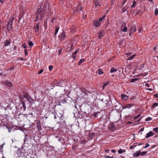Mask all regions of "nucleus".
<instances>
[{"instance_id": "39", "label": "nucleus", "mask_w": 158, "mask_h": 158, "mask_svg": "<svg viewBox=\"0 0 158 158\" xmlns=\"http://www.w3.org/2000/svg\"><path fill=\"white\" fill-rule=\"evenodd\" d=\"M158 14V9H156L155 10V14L157 15Z\"/></svg>"}, {"instance_id": "9", "label": "nucleus", "mask_w": 158, "mask_h": 158, "mask_svg": "<svg viewBox=\"0 0 158 158\" xmlns=\"http://www.w3.org/2000/svg\"><path fill=\"white\" fill-rule=\"evenodd\" d=\"M109 129L112 131H114L116 129V127L114 126L113 123H110L109 126Z\"/></svg>"}, {"instance_id": "54", "label": "nucleus", "mask_w": 158, "mask_h": 158, "mask_svg": "<svg viewBox=\"0 0 158 158\" xmlns=\"http://www.w3.org/2000/svg\"><path fill=\"white\" fill-rule=\"evenodd\" d=\"M83 9V7H82L81 6V7L79 8L78 9V10H82Z\"/></svg>"}, {"instance_id": "61", "label": "nucleus", "mask_w": 158, "mask_h": 158, "mask_svg": "<svg viewBox=\"0 0 158 158\" xmlns=\"http://www.w3.org/2000/svg\"><path fill=\"white\" fill-rule=\"evenodd\" d=\"M111 152L113 153H115L116 152V151L114 149H112L111 150Z\"/></svg>"}, {"instance_id": "53", "label": "nucleus", "mask_w": 158, "mask_h": 158, "mask_svg": "<svg viewBox=\"0 0 158 158\" xmlns=\"http://www.w3.org/2000/svg\"><path fill=\"white\" fill-rule=\"evenodd\" d=\"M27 138H26V136H25L24 140V143H25V142L27 141Z\"/></svg>"}, {"instance_id": "44", "label": "nucleus", "mask_w": 158, "mask_h": 158, "mask_svg": "<svg viewBox=\"0 0 158 158\" xmlns=\"http://www.w3.org/2000/svg\"><path fill=\"white\" fill-rule=\"evenodd\" d=\"M53 68V66L52 65H50L49 66V70L50 71H51L52 69Z\"/></svg>"}, {"instance_id": "24", "label": "nucleus", "mask_w": 158, "mask_h": 158, "mask_svg": "<svg viewBox=\"0 0 158 158\" xmlns=\"http://www.w3.org/2000/svg\"><path fill=\"white\" fill-rule=\"evenodd\" d=\"M94 136V134L92 132H90L89 134V136L90 138H93Z\"/></svg>"}, {"instance_id": "42", "label": "nucleus", "mask_w": 158, "mask_h": 158, "mask_svg": "<svg viewBox=\"0 0 158 158\" xmlns=\"http://www.w3.org/2000/svg\"><path fill=\"white\" fill-rule=\"evenodd\" d=\"M123 152V150L122 149H120L118 150V152L119 154H121Z\"/></svg>"}, {"instance_id": "35", "label": "nucleus", "mask_w": 158, "mask_h": 158, "mask_svg": "<svg viewBox=\"0 0 158 158\" xmlns=\"http://www.w3.org/2000/svg\"><path fill=\"white\" fill-rule=\"evenodd\" d=\"M22 47L24 48H27V46L26 45V43H23L22 44Z\"/></svg>"}, {"instance_id": "6", "label": "nucleus", "mask_w": 158, "mask_h": 158, "mask_svg": "<svg viewBox=\"0 0 158 158\" xmlns=\"http://www.w3.org/2000/svg\"><path fill=\"white\" fill-rule=\"evenodd\" d=\"M94 4L95 5V7L97 8L98 7H100L101 6V5L100 4L101 2V0H95L94 1Z\"/></svg>"}, {"instance_id": "3", "label": "nucleus", "mask_w": 158, "mask_h": 158, "mask_svg": "<svg viewBox=\"0 0 158 158\" xmlns=\"http://www.w3.org/2000/svg\"><path fill=\"white\" fill-rule=\"evenodd\" d=\"M66 35L64 31H63L62 33L58 37L60 41L64 40L65 39Z\"/></svg>"}, {"instance_id": "11", "label": "nucleus", "mask_w": 158, "mask_h": 158, "mask_svg": "<svg viewBox=\"0 0 158 158\" xmlns=\"http://www.w3.org/2000/svg\"><path fill=\"white\" fill-rule=\"evenodd\" d=\"M133 106V104H126L123 107V109L126 108H130L132 106Z\"/></svg>"}, {"instance_id": "17", "label": "nucleus", "mask_w": 158, "mask_h": 158, "mask_svg": "<svg viewBox=\"0 0 158 158\" xmlns=\"http://www.w3.org/2000/svg\"><path fill=\"white\" fill-rule=\"evenodd\" d=\"M141 154V152L140 151H137L136 152L134 153L133 156H135L138 157Z\"/></svg>"}, {"instance_id": "43", "label": "nucleus", "mask_w": 158, "mask_h": 158, "mask_svg": "<svg viewBox=\"0 0 158 158\" xmlns=\"http://www.w3.org/2000/svg\"><path fill=\"white\" fill-rule=\"evenodd\" d=\"M81 90L82 92H85V91H86V89L82 87L81 88Z\"/></svg>"}, {"instance_id": "25", "label": "nucleus", "mask_w": 158, "mask_h": 158, "mask_svg": "<svg viewBox=\"0 0 158 158\" xmlns=\"http://www.w3.org/2000/svg\"><path fill=\"white\" fill-rule=\"evenodd\" d=\"M157 106H158V103L156 102L152 104V109H154L155 107Z\"/></svg>"}, {"instance_id": "12", "label": "nucleus", "mask_w": 158, "mask_h": 158, "mask_svg": "<svg viewBox=\"0 0 158 158\" xmlns=\"http://www.w3.org/2000/svg\"><path fill=\"white\" fill-rule=\"evenodd\" d=\"M79 49H77L76 51L73 53L72 55V56L73 58L74 59H75L77 57V56H76L77 54V52L79 51Z\"/></svg>"}, {"instance_id": "57", "label": "nucleus", "mask_w": 158, "mask_h": 158, "mask_svg": "<svg viewBox=\"0 0 158 158\" xmlns=\"http://www.w3.org/2000/svg\"><path fill=\"white\" fill-rule=\"evenodd\" d=\"M97 113H94L93 114V116L94 117H97Z\"/></svg>"}, {"instance_id": "26", "label": "nucleus", "mask_w": 158, "mask_h": 158, "mask_svg": "<svg viewBox=\"0 0 158 158\" xmlns=\"http://www.w3.org/2000/svg\"><path fill=\"white\" fill-rule=\"evenodd\" d=\"M136 56V55L134 54L132 55V56L129 57L128 58V60H132L133 58L135 57Z\"/></svg>"}, {"instance_id": "47", "label": "nucleus", "mask_w": 158, "mask_h": 158, "mask_svg": "<svg viewBox=\"0 0 158 158\" xmlns=\"http://www.w3.org/2000/svg\"><path fill=\"white\" fill-rule=\"evenodd\" d=\"M73 44H72L71 45V47L70 49V50L72 51L73 50V48H72V47H73Z\"/></svg>"}, {"instance_id": "21", "label": "nucleus", "mask_w": 158, "mask_h": 158, "mask_svg": "<svg viewBox=\"0 0 158 158\" xmlns=\"http://www.w3.org/2000/svg\"><path fill=\"white\" fill-rule=\"evenodd\" d=\"M129 8V6H125L124 7L122 8V11L123 12H125Z\"/></svg>"}, {"instance_id": "59", "label": "nucleus", "mask_w": 158, "mask_h": 158, "mask_svg": "<svg viewBox=\"0 0 158 158\" xmlns=\"http://www.w3.org/2000/svg\"><path fill=\"white\" fill-rule=\"evenodd\" d=\"M134 147L133 146V145H132L130 147V149H133L134 148Z\"/></svg>"}, {"instance_id": "14", "label": "nucleus", "mask_w": 158, "mask_h": 158, "mask_svg": "<svg viewBox=\"0 0 158 158\" xmlns=\"http://www.w3.org/2000/svg\"><path fill=\"white\" fill-rule=\"evenodd\" d=\"M27 94H24L23 96L20 95L19 96V98L22 102H23V101H25V100H24V99L26 98Z\"/></svg>"}, {"instance_id": "5", "label": "nucleus", "mask_w": 158, "mask_h": 158, "mask_svg": "<svg viewBox=\"0 0 158 158\" xmlns=\"http://www.w3.org/2000/svg\"><path fill=\"white\" fill-rule=\"evenodd\" d=\"M25 99H26L28 103L30 104V105H31L32 103L33 99L31 98L30 97L29 95L28 94L27 95L26 97V98Z\"/></svg>"}, {"instance_id": "58", "label": "nucleus", "mask_w": 158, "mask_h": 158, "mask_svg": "<svg viewBox=\"0 0 158 158\" xmlns=\"http://www.w3.org/2000/svg\"><path fill=\"white\" fill-rule=\"evenodd\" d=\"M3 125L5 127H6L7 128H8V127L4 123L3 124Z\"/></svg>"}, {"instance_id": "48", "label": "nucleus", "mask_w": 158, "mask_h": 158, "mask_svg": "<svg viewBox=\"0 0 158 158\" xmlns=\"http://www.w3.org/2000/svg\"><path fill=\"white\" fill-rule=\"evenodd\" d=\"M127 0H124L123 1L122 3V4L121 6H123L126 2Z\"/></svg>"}, {"instance_id": "13", "label": "nucleus", "mask_w": 158, "mask_h": 158, "mask_svg": "<svg viewBox=\"0 0 158 158\" xmlns=\"http://www.w3.org/2000/svg\"><path fill=\"white\" fill-rule=\"evenodd\" d=\"M154 134L153 133L152 131H150L147 133L146 135L145 136V138H148L150 137L153 135Z\"/></svg>"}, {"instance_id": "15", "label": "nucleus", "mask_w": 158, "mask_h": 158, "mask_svg": "<svg viewBox=\"0 0 158 158\" xmlns=\"http://www.w3.org/2000/svg\"><path fill=\"white\" fill-rule=\"evenodd\" d=\"M36 125L39 131H41L42 130V128H41L40 122H38L37 123Z\"/></svg>"}, {"instance_id": "52", "label": "nucleus", "mask_w": 158, "mask_h": 158, "mask_svg": "<svg viewBox=\"0 0 158 158\" xmlns=\"http://www.w3.org/2000/svg\"><path fill=\"white\" fill-rule=\"evenodd\" d=\"M24 52H25V54L26 56L28 54V53L27 52V49H24Z\"/></svg>"}, {"instance_id": "28", "label": "nucleus", "mask_w": 158, "mask_h": 158, "mask_svg": "<svg viewBox=\"0 0 158 158\" xmlns=\"http://www.w3.org/2000/svg\"><path fill=\"white\" fill-rule=\"evenodd\" d=\"M136 5V2L135 0H134L132 5L131 6V7L132 8L135 7Z\"/></svg>"}, {"instance_id": "4", "label": "nucleus", "mask_w": 158, "mask_h": 158, "mask_svg": "<svg viewBox=\"0 0 158 158\" xmlns=\"http://www.w3.org/2000/svg\"><path fill=\"white\" fill-rule=\"evenodd\" d=\"M129 30L130 32H133V33L136 31V29L135 26L134 25H132L129 28Z\"/></svg>"}, {"instance_id": "45", "label": "nucleus", "mask_w": 158, "mask_h": 158, "mask_svg": "<svg viewBox=\"0 0 158 158\" xmlns=\"http://www.w3.org/2000/svg\"><path fill=\"white\" fill-rule=\"evenodd\" d=\"M44 70L43 69H42L40 70L38 73V74H41L43 71Z\"/></svg>"}, {"instance_id": "49", "label": "nucleus", "mask_w": 158, "mask_h": 158, "mask_svg": "<svg viewBox=\"0 0 158 158\" xmlns=\"http://www.w3.org/2000/svg\"><path fill=\"white\" fill-rule=\"evenodd\" d=\"M108 83H106L104 84L103 86V89H104L105 87L106 86L108 85Z\"/></svg>"}, {"instance_id": "63", "label": "nucleus", "mask_w": 158, "mask_h": 158, "mask_svg": "<svg viewBox=\"0 0 158 158\" xmlns=\"http://www.w3.org/2000/svg\"><path fill=\"white\" fill-rule=\"evenodd\" d=\"M105 157L106 158H113V157H110V156H105Z\"/></svg>"}, {"instance_id": "34", "label": "nucleus", "mask_w": 158, "mask_h": 158, "mask_svg": "<svg viewBox=\"0 0 158 158\" xmlns=\"http://www.w3.org/2000/svg\"><path fill=\"white\" fill-rule=\"evenodd\" d=\"M22 103H23V108H24V109H25L26 108V106L25 105V104L26 103L25 101H23V102H22Z\"/></svg>"}, {"instance_id": "37", "label": "nucleus", "mask_w": 158, "mask_h": 158, "mask_svg": "<svg viewBox=\"0 0 158 158\" xmlns=\"http://www.w3.org/2000/svg\"><path fill=\"white\" fill-rule=\"evenodd\" d=\"M147 151H144L142 152L141 154V156H143L144 155H145L147 153Z\"/></svg>"}, {"instance_id": "1", "label": "nucleus", "mask_w": 158, "mask_h": 158, "mask_svg": "<svg viewBox=\"0 0 158 158\" xmlns=\"http://www.w3.org/2000/svg\"><path fill=\"white\" fill-rule=\"evenodd\" d=\"M48 4L45 2L44 5L38 8L36 11V15L38 16L40 18V20H41L44 17V15L47 10Z\"/></svg>"}, {"instance_id": "56", "label": "nucleus", "mask_w": 158, "mask_h": 158, "mask_svg": "<svg viewBox=\"0 0 158 158\" xmlns=\"http://www.w3.org/2000/svg\"><path fill=\"white\" fill-rule=\"evenodd\" d=\"M145 86H146L147 87H150V85H149V84L148 83H146L145 85Z\"/></svg>"}, {"instance_id": "19", "label": "nucleus", "mask_w": 158, "mask_h": 158, "mask_svg": "<svg viewBox=\"0 0 158 158\" xmlns=\"http://www.w3.org/2000/svg\"><path fill=\"white\" fill-rule=\"evenodd\" d=\"M85 61V60L84 59H81L79 61L78 64L79 65H80L82 63L84 62Z\"/></svg>"}, {"instance_id": "16", "label": "nucleus", "mask_w": 158, "mask_h": 158, "mask_svg": "<svg viewBox=\"0 0 158 158\" xmlns=\"http://www.w3.org/2000/svg\"><path fill=\"white\" fill-rule=\"evenodd\" d=\"M10 44V42L8 40H6L4 42V46H7L9 45Z\"/></svg>"}, {"instance_id": "64", "label": "nucleus", "mask_w": 158, "mask_h": 158, "mask_svg": "<svg viewBox=\"0 0 158 158\" xmlns=\"http://www.w3.org/2000/svg\"><path fill=\"white\" fill-rule=\"evenodd\" d=\"M55 19L54 18H52V19L51 22L52 23H53Z\"/></svg>"}, {"instance_id": "10", "label": "nucleus", "mask_w": 158, "mask_h": 158, "mask_svg": "<svg viewBox=\"0 0 158 158\" xmlns=\"http://www.w3.org/2000/svg\"><path fill=\"white\" fill-rule=\"evenodd\" d=\"M39 23H36L35 27H34V29L35 30V31L36 32H38L39 31Z\"/></svg>"}, {"instance_id": "20", "label": "nucleus", "mask_w": 158, "mask_h": 158, "mask_svg": "<svg viewBox=\"0 0 158 158\" xmlns=\"http://www.w3.org/2000/svg\"><path fill=\"white\" fill-rule=\"evenodd\" d=\"M121 97L122 99L124 100H127L128 98L127 96L126 95L122 94Z\"/></svg>"}, {"instance_id": "46", "label": "nucleus", "mask_w": 158, "mask_h": 158, "mask_svg": "<svg viewBox=\"0 0 158 158\" xmlns=\"http://www.w3.org/2000/svg\"><path fill=\"white\" fill-rule=\"evenodd\" d=\"M150 146V145L147 143H146V144H145V147H144V148H148V147H149Z\"/></svg>"}, {"instance_id": "62", "label": "nucleus", "mask_w": 158, "mask_h": 158, "mask_svg": "<svg viewBox=\"0 0 158 158\" xmlns=\"http://www.w3.org/2000/svg\"><path fill=\"white\" fill-rule=\"evenodd\" d=\"M48 11L49 12V14H50L51 12V9L49 7L48 8Z\"/></svg>"}, {"instance_id": "23", "label": "nucleus", "mask_w": 158, "mask_h": 158, "mask_svg": "<svg viewBox=\"0 0 158 158\" xmlns=\"http://www.w3.org/2000/svg\"><path fill=\"white\" fill-rule=\"evenodd\" d=\"M117 71V70L115 68L113 67L110 69V73H112Z\"/></svg>"}, {"instance_id": "36", "label": "nucleus", "mask_w": 158, "mask_h": 158, "mask_svg": "<svg viewBox=\"0 0 158 158\" xmlns=\"http://www.w3.org/2000/svg\"><path fill=\"white\" fill-rule=\"evenodd\" d=\"M127 27H125L122 30L123 32H126L127 31Z\"/></svg>"}, {"instance_id": "50", "label": "nucleus", "mask_w": 158, "mask_h": 158, "mask_svg": "<svg viewBox=\"0 0 158 158\" xmlns=\"http://www.w3.org/2000/svg\"><path fill=\"white\" fill-rule=\"evenodd\" d=\"M131 53H127L126 54V55H127V56L128 57L129 56H130L131 55Z\"/></svg>"}, {"instance_id": "55", "label": "nucleus", "mask_w": 158, "mask_h": 158, "mask_svg": "<svg viewBox=\"0 0 158 158\" xmlns=\"http://www.w3.org/2000/svg\"><path fill=\"white\" fill-rule=\"evenodd\" d=\"M154 96L155 97L158 98V93H157L154 95Z\"/></svg>"}, {"instance_id": "33", "label": "nucleus", "mask_w": 158, "mask_h": 158, "mask_svg": "<svg viewBox=\"0 0 158 158\" xmlns=\"http://www.w3.org/2000/svg\"><path fill=\"white\" fill-rule=\"evenodd\" d=\"M152 119V118H151V117H148V118H146L145 119V121H150V120H151Z\"/></svg>"}, {"instance_id": "32", "label": "nucleus", "mask_w": 158, "mask_h": 158, "mask_svg": "<svg viewBox=\"0 0 158 158\" xmlns=\"http://www.w3.org/2000/svg\"><path fill=\"white\" fill-rule=\"evenodd\" d=\"M103 36V34L102 32H101L99 33L98 37L100 39H101Z\"/></svg>"}, {"instance_id": "31", "label": "nucleus", "mask_w": 158, "mask_h": 158, "mask_svg": "<svg viewBox=\"0 0 158 158\" xmlns=\"http://www.w3.org/2000/svg\"><path fill=\"white\" fill-rule=\"evenodd\" d=\"M104 73L102 71V70L101 69H99V70L98 74L99 75H102Z\"/></svg>"}, {"instance_id": "29", "label": "nucleus", "mask_w": 158, "mask_h": 158, "mask_svg": "<svg viewBox=\"0 0 158 158\" xmlns=\"http://www.w3.org/2000/svg\"><path fill=\"white\" fill-rule=\"evenodd\" d=\"M59 29V27H56V28L55 29V34H54L55 35H56L57 34V33H58V31Z\"/></svg>"}, {"instance_id": "27", "label": "nucleus", "mask_w": 158, "mask_h": 158, "mask_svg": "<svg viewBox=\"0 0 158 158\" xmlns=\"http://www.w3.org/2000/svg\"><path fill=\"white\" fill-rule=\"evenodd\" d=\"M106 16V15H104L102 17L100 18L99 19L98 21H99V22H101L105 18Z\"/></svg>"}, {"instance_id": "41", "label": "nucleus", "mask_w": 158, "mask_h": 158, "mask_svg": "<svg viewBox=\"0 0 158 158\" xmlns=\"http://www.w3.org/2000/svg\"><path fill=\"white\" fill-rule=\"evenodd\" d=\"M40 19V18L38 17V16L36 15L35 19L34 21L36 22Z\"/></svg>"}, {"instance_id": "18", "label": "nucleus", "mask_w": 158, "mask_h": 158, "mask_svg": "<svg viewBox=\"0 0 158 158\" xmlns=\"http://www.w3.org/2000/svg\"><path fill=\"white\" fill-rule=\"evenodd\" d=\"M8 121V119L7 118L5 117H3L1 122L2 123H6Z\"/></svg>"}, {"instance_id": "38", "label": "nucleus", "mask_w": 158, "mask_h": 158, "mask_svg": "<svg viewBox=\"0 0 158 158\" xmlns=\"http://www.w3.org/2000/svg\"><path fill=\"white\" fill-rule=\"evenodd\" d=\"M140 116V114H138L137 116L135 117L134 118V119L135 120H137V119Z\"/></svg>"}, {"instance_id": "30", "label": "nucleus", "mask_w": 158, "mask_h": 158, "mask_svg": "<svg viewBox=\"0 0 158 158\" xmlns=\"http://www.w3.org/2000/svg\"><path fill=\"white\" fill-rule=\"evenodd\" d=\"M28 44L29 46L32 47L34 45L33 43L31 41H30L28 42Z\"/></svg>"}, {"instance_id": "22", "label": "nucleus", "mask_w": 158, "mask_h": 158, "mask_svg": "<svg viewBox=\"0 0 158 158\" xmlns=\"http://www.w3.org/2000/svg\"><path fill=\"white\" fill-rule=\"evenodd\" d=\"M139 78H132L130 80V82H131L134 83L135 81L139 80Z\"/></svg>"}, {"instance_id": "51", "label": "nucleus", "mask_w": 158, "mask_h": 158, "mask_svg": "<svg viewBox=\"0 0 158 158\" xmlns=\"http://www.w3.org/2000/svg\"><path fill=\"white\" fill-rule=\"evenodd\" d=\"M141 27H139L138 29V31L139 33H141Z\"/></svg>"}, {"instance_id": "2", "label": "nucleus", "mask_w": 158, "mask_h": 158, "mask_svg": "<svg viewBox=\"0 0 158 158\" xmlns=\"http://www.w3.org/2000/svg\"><path fill=\"white\" fill-rule=\"evenodd\" d=\"M14 20V18H11V20L10 21H8L7 22V24L6 25V26H3L2 28L3 29H4L6 27L8 31H12L13 29L12 23Z\"/></svg>"}, {"instance_id": "8", "label": "nucleus", "mask_w": 158, "mask_h": 158, "mask_svg": "<svg viewBox=\"0 0 158 158\" xmlns=\"http://www.w3.org/2000/svg\"><path fill=\"white\" fill-rule=\"evenodd\" d=\"M101 24V23L97 20H95L94 21L93 25L95 27H98L100 26Z\"/></svg>"}, {"instance_id": "60", "label": "nucleus", "mask_w": 158, "mask_h": 158, "mask_svg": "<svg viewBox=\"0 0 158 158\" xmlns=\"http://www.w3.org/2000/svg\"><path fill=\"white\" fill-rule=\"evenodd\" d=\"M144 131V127H142L141 128L140 130V131Z\"/></svg>"}, {"instance_id": "7", "label": "nucleus", "mask_w": 158, "mask_h": 158, "mask_svg": "<svg viewBox=\"0 0 158 158\" xmlns=\"http://www.w3.org/2000/svg\"><path fill=\"white\" fill-rule=\"evenodd\" d=\"M2 83L5 84L6 85L9 87H11L12 85V82L8 80L3 81Z\"/></svg>"}, {"instance_id": "40", "label": "nucleus", "mask_w": 158, "mask_h": 158, "mask_svg": "<svg viewBox=\"0 0 158 158\" xmlns=\"http://www.w3.org/2000/svg\"><path fill=\"white\" fill-rule=\"evenodd\" d=\"M153 131H155L156 132H158V127H156L153 129Z\"/></svg>"}]
</instances>
